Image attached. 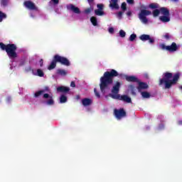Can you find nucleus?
Segmentation results:
<instances>
[{
	"instance_id": "nucleus-1",
	"label": "nucleus",
	"mask_w": 182,
	"mask_h": 182,
	"mask_svg": "<svg viewBox=\"0 0 182 182\" xmlns=\"http://www.w3.org/2000/svg\"><path fill=\"white\" fill-rule=\"evenodd\" d=\"M119 76L121 79H126V74L119 73L115 70H111L104 73V75L100 78V87L102 93H107L110 90V85L113 83V77Z\"/></svg>"
},
{
	"instance_id": "nucleus-2",
	"label": "nucleus",
	"mask_w": 182,
	"mask_h": 182,
	"mask_svg": "<svg viewBox=\"0 0 182 182\" xmlns=\"http://www.w3.org/2000/svg\"><path fill=\"white\" fill-rule=\"evenodd\" d=\"M180 76H181L180 73H176L173 75L171 73H164L162 78L159 80V85L160 86H164V89H170L171 86L177 85Z\"/></svg>"
},
{
	"instance_id": "nucleus-3",
	"label": "nucleus",
	"mask_w": 182,
	"mask_h": 182,
	"mask_svg": "<svg viewBox=\"0 0 182 182\" xmlns=\"http://www.w3.org/2000/svg\"><path fill=\"white\" fill-rule=\"evenodd\" d=\"M0 48L2 50H6L10 59H15V58L18 57V54L16 53V46L15 44L5 45L0 43Z\"/></svg>"
},
{
	"instance_id": "nucleus-4",
	"label": "nucleus",
	"mask_w": 182,
	"mask_h": 182,
	"mask_svg": "<svg viewBox=\"0 0 182 182\" xmlns=\"http://www.w3.org/2000/svg\"><path fill=\"white\" fill-rule=\"evenodd\" d=\"M149 15H151V11L146 9H141V12L139 14V20L144 25H147L149 23V19H147V17Z\"/></svg>"
},
{
	"instance_id": "nucleus-5",
	"label": "nucleus",
	"mask_w": 182,
	"mask_h": 182,
	"mask_svg": "<svg viewBox=\"0 0 182 182\" xmlns=\"http://www.w3.org/2000/svg\"><path fill=\"white\" fill-rule=\"evenodd\" d=\"M160 49L162 50H168V52H176L178 47H177V44L176 43H172L171 46H166L165 44H160L159 45Z\"/></svg>"
},
{
	"instance_id": "nucleus-6",
	"label": "nucleus",
	"mask_w": 182,
	"mask_h": 182,
	"mask_svg": "<svg viewBox=\"0 0 182 182\" xmlns=\"http://www.w3.org/2000/svg\"><path fill=\"white\" fill-rule=\"evenodd\" d=\"M110 97L118 100H123L127 103H132V98L127 95H120L119 94H109Z\"/></svg>"
},
{
	"instance_id": "nucleus-7",
	"label": "nucleus",
	"mask_w": 182,
	"mask_h": 182,
	"mask_svg": "<svg viewBox=\"0 0 182 182\" xmlns=\"http://www.w3.org/2000/svg\"><path fill=\"white\" fill-rule=\"evenodd\" d=\"M43 99L44 100V103L47 106H53L55 105V100H53V96L46 93L43 95Z\"/></svg>"
},
{
	"instance_id": "nucleus-8",
	"label": "nucleus",
	"mask_w": 182,
	"mask_h": 182,
	"mask_svg": "<svg viewBox=\"0 0 182 182\" xmlns=\"http://www.w3.org/2000/svg\"><path fill=\"white\" fill-rule=\"evenodd\" d=\"M54 59L56 62L61 63V65H65V66L70 65V63L69 62V60H68V58L65 57L56 55L54 56Z\"/></svg>"
},
{
	"instance_id": "nucleus-9",
	"label": "nucleus",
	"mask_w": 182,
	"mask_h": 182,
	"mask_svg": "<svg viewBox=\"0 0 182 182\" xmlns=\"http://www.w3.org/2000/svg\"><path fill=\"white\" fill-rule=\"evenodd\" d=\"M25 8L30 11H38V7L31 1H27L23 3Z\"/></svg>"
},
{
	"instance_id": "nucleus-10",
	"label": "nucleus",
	"mask_w": 182,
	"mask_h": 182,
	"mask_svg": "<svg viewBox=\"0 0 182 182\" xmlns=\"http://www.w3.org/2000/svg\"><path fill=\"white\" fill-rule=\"evenodd\" d=\"M114 113L118 120L126 117V112L123 109H114Z\"/></svg>"
},
{
	"instance_id": "nucleus-11",
	"label": "nucleus",
	"mask_w": 182,
	"mask_h": 182,
	"mask_svg": "<svg viewBox=\"0 0 182 182\" xmlns=\"http://www.w3.org/2000/svg\"><path fill=\"white\" fill-rule=\"evenodd\" d=\"M32 74L34 76H39V77H43V76H45V73L43 72V70L41 68L33 69Z\"/></svg>"
},
{
	"instance_id": "nucleus-12",
	"label": "nucleus",
	"mask_w": 182,
	"mask_h": 182,
	"mask_svg": "<svg viewBox=\"0 0 182 182\" xmlns=\"http://www.w3.org/2000/svg\"><path fill=\"white\" fill-rule=\"evenodd\" d=\"M121 83L119 81H117L112 87V95H119V90L120 89Z\"/></svg>"
},
{
	"instance_id": "nucleus-13",
	"label": "nucleus",
	"mask_w": 182,
	"mask_h": 182,
	"mask_svg": "<svg viewBox=\"0 0 182 182\" xmlns=\"http://www.w3.org/2000/svg\"><path fill=\"white\" fill-rule=\"evenodd\" d=\"M69 90H70V88H69L68 87L59 86L57 87L58 93H68Z\"/></svg>"
},
{
	"instance_id": "nucleus-14",
	"label": "nucleus",
	"mask_w": 182,
	"mask_h": 182,
	"mask_svg": "<svg viewBox=\"0 0 182 182\" xmlns=\"http://www.w3.org/2000/svg\"><path fill=\"white\" fill-rule=\"evenodd\" d=\"M93 103V100L90 98H84L82 100V104L84 107H87V106H90Z\"/></svg>"
},
{
	"instance_id": "nucleus-15",
	"label": "nucleus",
	"mask_w": 182,
	"mask_h": 182,
	"mask_svg": "<svg viewBox=\"0 0 182 182\" xmlns=\"http://www.w3.org/2000/svg\"><path fill=\"white\" fill-rule=\"evenodd\" d=\"M149 88V85L146 82H139L137 90L139 92H141V90H146V89Z\"/></svg>"
},
{
	"instance_id": "nucleus-16",
	"label": "nucleus",
	"mask_w": 182,
	"mask_h": 182,
	"mask_svg": "<svg viewBox=\"0 0 182 182\" xmlns=\"http://www.w3.org/2000/svg\"><path fill=\"white\" fill-rule=\"evenodd\" d=\"M68 9H69L70 11H73V12H75V14H80V10H79V8L75 6L73 4H69L67 6Z\"/></svg>"
},
{
	"instance_id": "nucleus-17",
	"label": "nucleus",
	"mask_w": 182,
	"mask_h": 182,
	"mask_svg": "<svg viewBox=\"0 0 182 182\" xmlns=\"http://www.w3.org/2000/svg\"><path fill=\"white\" fill-rule=\"evenodd\" d=\"M119 0H111L109 6L112 8V9H119V4H117Z\"/></svg>"
},
{
	"instance_id": "nucleus-18",
	"label": "nucleus",
	"mask_w": 182,
	"mask_h": 182,
	"mask_svg": "<svg viewBox=\"0 0 182 182\" xmlns=\"http://www.w3.org/2000/svg\"><path fill=\"white\" fill-rule=\"evenodd\" d=\"M126 80L127 82H139V78H137L136 76L134 75H127L126 76Z\"/></svg>"
},
{
	"instance_id": "nucleus-19",
	"label": "nucleus",
	"mask_w": 182,
	"mask_h": 182,
	"mask_svg": "<svg viewBox=\"0 0 182 182\" xmlns=\"http://www.w3.org/2000/svg\"><path fill=\"white\" fill-rule=\"evenodd\" d=\"M46 90H48V87H46V90H38L37 92H35L34 94V97H41V96H42V95H45Z\"/></svg>"
},
{
	"instance_id": "nucleus-20",
	"label": "nucleus",
	"mask_w": 182,
	"mask_h": 182,
	"mask_svg": "<svg viewBox=\"0 0 182 182\" xmlns=\"http://www.w3.org/2000/svg\"><path fill=\"white\" fill-rule=\"evenodd\" d=\"M160 14L161 15H164V16L170 15V12L168 11V9H167V8H165V7H162L160 9Z\"/></svg>"
},
{
	"instance_id": "nucleus-21",
	"label": "nucleus",
	"mask_w": 182,
	"mask_h": 182,
	"mask_svg": "<svg viewBox=\"0 0 182 182\" xmlns=\"http://www.w3.org/2000/svg\"><path fill=\"white\" fill-rule=\"evenodd\" d=\"M90 22L93 26H99V22L97 21V18L95 16H92L90 18Z\"/></svg>"
},
{
	"instance_id": "nucleus-22",
	"label": "nucleus",
	"mask_w": 182,
	"mask_h": 182,
	"mask_svg": "<svg viewBox=\"0 0 182 182\" xmlns=\"http://www.w3.org/2000/svg\"><path fill=\"white\" fill-rule=\"evenodd\" d=\"M159 19L161 22H170V15L161 16Z\"/></svg>"
},
{
	"instance_id": "nucleus-23",
	"label": "nucleus",
	"mask_w": 182,
	"mask_h": 182,
	"mask_svg": "<svg viewBox=\"0 0 182 182\" xmlns=\"http://www.w3.org/2000/svg\"><path fill=\"white\" fill-rule=\"evenodd\" d=\"M139 39L143 42H146V41H149V39H150V35L143 34L139 36Z\"/></svg>"
},
{
	"instance_id": "nucleus-24",
	"label": "nucleus",
	"mask_w": 182,
	"mask_h": 182,
	"mask_svg": "<svg viewBox=\"0 0 182 182\" xmlns=\"http://www.w3.org/2000/svg\"><path fill=\"white\" fill-rule=\"evenodd\" d=\"M129 90L131 92L132 95H134V96H136V87L133 85H129L128 87Z\"/></svg>"
},
{
	"instance_id": "nucleus-25",
	"label": "nucleus",
	"mask_w": 182,
	"mask_h": 182,
	"mask_svg": "<svg viewBox=\"0 0 182 182\" xmlns=\"http://www.w3.org/2000/svg\"><path fill=\"white\" fill-rule=\"evenodd\" d=\"M68 102V97L65 95H61L60 96V103H66Z\"/></svg>"
},
{
	"instance_id": "nucleus-26",
	"label": "nucleus",
	"mask_w": 182,
	"mask_h": 182,
	"mask_svg": "<svg viewBox=\"0 0 182 182\" xmlns=\"http://www.w3.org/2000/svg\"><path fill=\"white\" fill-rule=\"evenodd\" d=\"M56 60H54L51 62L50 65L48 66V70H52V69H55L56 68Z\"/></svg>"
},
{
	"instance_id": "nucleus-27",
	"label": "nucleus",
	"mask_w": 182,
	"mask_h": 182,
	"mask_svg": "<svg viewBox=\"0 0 182 182\" xmlns=\"http://www.w3.org/2000/svg\"><path fill=\"white\" fill-rule=\"evenodd\" d=\"M141 95L144 99H149V97H150V93L148 92H141Z\"/></svg>"
},
{
	"instance_id": "nucleus-28",
	"label": "nucleus",
	"mask_w": 182,
	"mask_h": 182,
	"mask_svg": "<svg viewBox=\"0 0 182 182\" xmlns=\"http://www.w3.org/2000/svg\"><path fill=\"white\" fill-rule=\"evenodd\" d=\"M58 73L61 76H66V75H68V71L65 70H58Z\"/></svg>"
},
{
	"instance_id": "nucleus-29",
	"label": "nucleus",
	"mask_w": 182,
	"mask_h": 182,
	"mask_svg": "<svg viewBox=\"0 0 182 182\" xmlns=\"http://www.w3.org/2000/svg\"><path fill=\"white\" fill-rule=\"evenodd\" d=\"M95 14L97 15L98 16H103V15H105V13L103 12V11L100 10V9H97L95 11Z\"/></svg>"
},
{
	"instance_id": "nucleus-30",
	"label": "nucleus",
	"mask_w": 182,
	"mask_h": 182,
	"mask_svg": "<svg viewBox=\"0 0 182 182\" xmlns=\"http://www.w3.org/2000/svg\"><path fill=\"white\" fill-rule=\"evenodd\" d=\"M6 18V14L2 13V11H0V22H2L4 19Z\"/></svg>"
},
{
	"instance_id": "nucleus-31",
	"label": "nucleus",
	"mask_w": 182,
	"mask_h": 182,
	"mask_svg": "<svg viewBox=\"0 0 182 182\" xmlns=\"http://www.w3.org/2000/svg\"><path fill=\"white\" fill-rule=\"evenodd\" d=\"M119 36L120 38H125L126 37V31L123 30L119 31Z\"/></svg>"
},
{
	"instance_id": "nucleus-32",
	"label": "nucleus",
	"mask_w": 182,
	"mask_h": 182,
	"mask_svg": "<svg viewBox=\"0 0 182 182\" xmlns=\"http://www.w3.org/2000/svg\"><path fill=\"white\" fill-rule=\"evenodd\" d=\"M137 38V36L134 33L132 34L130 36H129V41L130 42H133V41H134V39H136Z\"/></svg>"
},
{
	"instance_id": "nucleus-33",
	"label": "nucleus",
	"mask_w": 182,
	"mask_h": 182,
	"mask_svg": "<svg viewBox=\"0 0 182 182\" xmlns=\"http://www.w3.org/2000/svg\"><path fill=\"white\" fill-rule=\"evenodd\" d=\"M159 7V4H149V8H151V9H156V8Z\"/></svg>"
},
{
	"instance_id": "nucleus-34",
	"label": "nucleus",
	"mask_w": 182,
	"mask_h": 182,
	"mask_svg": "<svg viewBox=\"0 0 182 182\" xmlns=\"http://www.w3.org/2000/svg\"><path fill=\"white\" fill-rule=\"evenodd\" d=\"M154 16H159L160 15V11L159 9H156L153 12Z\"/></svg>"
},
{
	"instance_id": "nucleus-35",
	"label": "nucleus",
	"mask_w": 182,
	"mask_h": 182,
	"mask_svg": "<svg viewBox=\"0 0 182 182\" xmlns=\"http://www.w3.org/2000/svg\"><path fill=\"white\" fill-rule=\"evenodd\" d=\"M123 16V12L119 11L117 14V18L119 19H122V17Z\"/></svg>"
},
{
	"instance_id": "nucleus-36",
	"label": "nucleus",
	"mask_w": 182,
	"mask_h": 182,
	"mask_svg": "<svg viewBox=\"0 0 182 182\" xmlns=\"http://www.w3.org/2000/svg\"><path fill=\"white\" fill-rule=\"evenodd\" d=\"M126 6H127L126 3L125 2L122 3V6H121L122 11H126Z\"/></svg>"
},
{
	"instance_id": "nucleus-37",
	"label": "nucleus",
	"mask_w": 182,
	"mask_h": 182,
	"mask_svg": "<svg viewBox=\"0 0 182 182\" xmlns=\"http://www.w3.org/2000/svg\"><path fill=\"white\" fill-rule=\"evenodd\" d=\"M92 11H93L92 8L87 9L85 10V14H90L92 12Z\"/></svg>"
},
{
	"instance_id": "nucleus-38",
	"label": "nucleus",
	"mask_w": 182,
	"mask_h": 182,
	"mask_svg": "<svg viewBox=\"0 0 182 182\" xmlns=\"http://www.w3.org/2000/svg\"><path fill=\"white\" fill-rule=\"evenodd\" d=\"M94 92H95V96L97 97H100V94H99V92H97V91L96 90V88L94 89Z\"/></svg>"
},
{
	"instance_id": "nucleus-39",
	"label": "nucleus",
	"mask_w": 182,
	"mask_h": 182,
	"mask_svg": "<svg viewBox=\"0 0 182 182\" xmlns=\"http://www.w3.org/2000/svg\"><path fill=\"white\" fill-rule=\"evenodd\" d=\"M108 32L109 33H114V28H109V29H108Z\"/></svg>"
},
{
	"instance_id": "nucleus-40",
	"label": "nucleus",
	"mask_w": 182,
	"mask_h": 182,
	"mask_svg": "<svg viewBox=\"0 0 182 182\" xmlns=\"http://www.w3.org/2000/svg\"><path fill=\"white\" fill-rule=\"evenodd\" d=\"M149 43H153L154 42V38L149 37V39H148Z\"/></svg>"
},
{
	"instance_id": "nucleus-41",
	"label": "nucleus",
	"mask_w": 182,
	"mask_h": 182,
	"mask_svg": "<svg viewBox=\"0 0 182 182\" xmlns=\"http://www.w3.org/2000/svg\"><path fill=\"white\" fill-rule=\"evenodd\" d=\"M97 8L98 9L101 10L103 9V4H97Z\"/></svg>"
},
{
	"instance_id": "nucleus-42",
	"label": "nucleus",
	"mask_w": 182,
	"mask_h": 182,
	"mask_svg": "<svg viewBox=\"0 0 182 182\" xmlns=\"http://www.w3.org/2000/svg\"><path fill=\"white\" fill-rule=\"evenodd\" d=\"M39 63H40V68H42V66H43V60L41 59L39 61Z\"/></svg>"
},
{
	"instance_id": "nucleus-43",
	"label": "nucleus",
	"mask_w": 182,
	"mask_h": 182,
	"mask_svg": "<svg viewBox=\"0 0 182 182\" xmlns=\"http://www.w3.org/2000/svg\"><path fill=\"white\" fill-rule=\"evenodd\" d=\"M12 101V98L11 97H8L7 98H6V102H7V103H10V102H11Z\"/></svg>"
},
{
	"instance_id": "nucleus-44",
	"label": "nucleus",
	"mask_w": 182,
	"mask_h": 182,
	"mask_svg": "<svg viewBox=\"0 0 182 182\" xmlns=\"http://www.w3.org/2000/svg\"><path fill=\"white\" fill-rule=\"evenodd\" d=\"M164 36V38H165L166 39H169V38H170V34H169V33H166Z\"/></svg>"
},
{
	"instance_id": "nucleus-45",
	"label": "nucleus",
	"mask_w": 182,
	"mask_h": 182,
	"mask_svg": "<svg viewBox=\"0 0 182 182\" xmlns=\"http://www.w3.org/2000/svg\"><path fill=\"white\" fill-rule=\"evenodd\" d=\"M52 2H53V4H55V5H58V4H59V0H51Z\"/></svg>"
},
{
	"instance_id": "nucleus-46",
	"label": "nucleus",
	"mask_w": 182,
	"mask_h": 182,
	"mask_svg": "<svg viewBox=\"0 0 182 182\" xmlns=\"http://www.w3.org/2000/svg\"><path fill=\"white\" fill-rule=\"evenodd\" d=\"M70 86L71 87H76V84L75 83V82H71V84H70Z\"/></svg>"
},
{
	"instance_id": "nucleus-47",
	"label": "nucleus",
	"mask_w": 182,
	"mask_h": 182,
	"mask_svg": "<svg viewBox=\"0 0 182 182\" xmlns=\"http://www.w3.org/2000/svg\"><path fill=\"white\" fill-rule=\"evenodd\" d=\"M127 2L130 4H133L134 3V0H127Z\"/></svg>"
},
{
	"instance_id": "nucleus-48",
	"label": "nucleus",
	"mask_w": 182,
	"mask_h": 182,
	"mask_svg": "<svg viewBox=\"0 0 182 182\" xmlns=\"http://www.w3.org/2000/svg\"><path fill=\"white\" fill-rule=\"evenodd\" d=\"M19 95H22L23 93V88H19Z\"/></svg>"
},
{
	"instance_id": "nucleus-49",
	"label": "nucleus",
	"mask_w": 182,
	"mask_h": 182,
	"mask_svg": "<svg viewBox=\"0 0 182 182\" xmlns=\"http://www.w3.org/2000/svg\"><path fill=\"white\" fill-rule=\"evenodd\" d=\"M127 16H132V11L127 12Z\"/></svg>"
},
{
	"instance_id": "nucleus-50",
	"label": "nucleus",
	"mask_w": 182,
	"mask_h": 182,
	"mask_svg": "<svg viewBox=\"0 0 182 182\" xmlns=\"http://www.w3.org/2000/svg\"><path fill=\"white\" fill-rule=\"evenodd\" d=\"M30 16H31V18H35V14L31 13Z\"/></svg>"
},
{
	"instance_id": "nucleus-51",
	"label": "nucleus",
	"mask_w": 182,
	"mask_h": 182,
	"mask_svg": "<svg viewBox=\"0 0 182 182\" xmlns=\"http://www.w3.org/2000/svg\"><path fill=\"white\" fill-rule=\"evenodd\" d=\"M90 5H92L93 4V0H87Z\"/></svg>"
},
{
	"instance_id": "nucleus-52",
	"label": "nucleus",
	"mask_w": 182,
	"mask_h": 182,
	"mask_svg": "<svg viewBox=\"0 0 182 182\" xmlns=\"http://www.w3.org/2000/svg\"><path fill=\"white\" fill-rule=\"evenodd\" d=\"M172 2H178V0H171Z\"/></svg>"
},
{
	"instance_id": "nucleus-53",
	"label": "nucleus",
	"mask_w": 182,
	"mask_h": 182,
	"mask_svg": "<svg viewBox=\"0 0 182 182\" xmlns=\"http://www.w3.org/2000/svg\"><path fill=\"white\" fill-rule=\"evenodd\" d=\"M164 127V125L159 126V129H163Z\"/></svg>"
},
{
	"instance_id": "nucleus-54",
	"label": "nucleus",
	"mask_w": 182,
	"mask_h": 182,
	"mask_svg": "<svg viewBox=\"0 0 182 182\" xmlns=\"http://www.w3.org/2000/svg\"><path fill=\"white\" fill-rule=\"evenodd\" d=\"M178 124H182V121H178Z\"/></svg>"
},
{
	"instance_id": "nucleus-55",
	"label": "nucleus",
	"mask_w": 182,
	"mask_h": 182,
	"mask_svg": "<svg viewBox=\"0 0 182 182\" xmlns=\"http://www.w3.org/2000/svg\"><path fill=\"white\" fill-rule=\"evenodd\" d=\"M77 100L80 99V97L79 95H77Z\"/></svg>"
},
{
	"instance_id": "nucleus-56",
	"label": "nucleus",
	"mask_w": 182,
	"mask_h": 182,
	"mask_svg": "<svg viewBox=\"0 0 182 182\" xmlns=\"http://www.w3.org/2000/svg\"><path fill=\"white\" fill-rule=\"evenodd\" d=\"M10 69H13V68H12V67H11V68H10Z\"/></svg>"
}]
</instances>
